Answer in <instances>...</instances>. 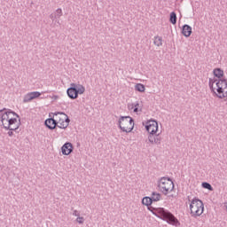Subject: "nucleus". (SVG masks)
Instances as JSON below:
<instances>
[{"instance_id":"1","label":"nucleus","mask_w":227,"mask_h":227,"mask_svg":"<svg viewBox=\"0 0 227 227\" xmlns=\"http://www.w3.org/2000/svg\"><path fill=\"white\" fill-rule=\"evenodd\" d=\"M213 74L215 78H209L208 86L211 93L220 100H227V79L224 77V71L221 68H215Z\"/></svg>"},{"instance_id":"2","label":"nucleus","mask_w":227,"mask_h":227,"mask_svg":"<svg viewBox=\"0 0 227 227\" xmlns=\"http://www.w3.org/2000/svg\"><path fill=\"white\" fill-rule=\"evenodd\" d=\"M1 123L6 130H17L20 127V119L19 115L10 110L0 111Z\"/></svg>"},{"instance_id":"3","label":"nucleus","mask_w":227,"mask_h":227,"mask_svg":"<svg viewBox=\"0 0 227 227\" xmlns=\"http://www.w3.org/2000/svg\"><path fill=\"white\" fill-rule=\"evenodd\" d=\"M153 214L157 217H160V219L166 221L168 224H171L172 226H180V222L178 221V219L175 217L173 214L164 210V208L162 207L153 208Z\"/></svg>"},{"instance_id":"4","label":"nucleus","mask_w":227,"mask_h":227,"mask_svg":"<svg viewBox=\"0 0 227 227\" xmlns=\"http://www.w3.org/2000/svg\"><path fill=\"white\" fill-rule=\"evenodd\" d=\"M189 210L192 217H200L205 212V205L201 200L194 198L189 202Z\"/></svg>"},{"instance_id":"5","label":"nucleus","mask_w":227,"mask_h":227,"mask_svg":"<svg viewBox=\"0 0 227 227\" xmlns=\"http://www.w3.org/2000/svg\"><path fill=\"white\" fill-rule=\"evenodd\" d=\"M158 189L162 194L168 195L173 192L175 189V183L169 177H161L158 181Z\"/></svg>"},{"instance_id":"6","label":"nucleus","mask_w":227,"mask_h":227,"mask_svg":"<svg viewBox=\"0 0 227 227\" xmlns=\"http://www.w3.org/2000/svg\"><path fill=\"white\" fill-rule=\"evenodd\" d=\"M70 86L71 88L67 89V97L72 100H75L79 95H83L84 91H86V88L81 84L71 83Z\"/></svg>"},{"instance_id":"7","label":"nucleus","mask_w":227,"mask_h":227,"mask_svg":"<svg viewBox=\"0 0 227 227\" xmlns=\"http://www.w3.org/2000/svg\"><path fill=\"white\" fill-rule=\"evenodd\" d=\"M119 127L122 132H132L134 130V120L130 116L119 119Z\"/></svg>"},{"instance_id":"8","label":"nucleus","mask_w":227,"mask_h":227,"mask_svg":"<svg viewBox=\"0 0 227 227\" xmlns=\"http://www.w3.org/2000/svg\"><path fill=\"white\" fill-rule=\"evenodd\" d=\"M57 121V127L59 129H67L70 124V119H68V115L64 113L55 114L54 117Z\"/></svg>"},{"instance_id":"9","label":"nucleus","mask_w":227,"mask_h":227,"mask_svg":"<svg viewBox=\"0 0 227 227\" xmlns=\"http://www.w3.org/2000/svg\"><path fill=\"white\" fill-rule=\"evenodd\" d=\"M149 135L159 132V122L155 120H149L143 123Z\"/></svg>"},{"instance_id":"10","label":"nucleus","mask_w":227,"mask_h":227,"mask_svg":"<svg viewBox=\"0 0 227 227\" xmlns=\"http://www.w3.org/2000/svg\"><path fill=\"white\" fill-rule=\"evenodd\" d=\"M73 152L74 145L70 142L64 144L61 147L62 155H70V153H72Z\"/></svg>"},{"instance_id":"11","label":"nucleus","mask_w":227,"mask_h":227,"mask_svg":"<svg viewBox=\"0 0 227 227\" xmlns=\"http://www.w3.org/2000/svg\"><path fill=\"white\" fill-rule=\"evenodd\" d=\"M148 139L152 145H160V137L157 134L149 135Z\"/></svg>"},{"instance_id":"12","label":"nucleus","mask_w":227,"mask_h":227,"mask_svg":"<svg viewBox=\"0 0 227 227\" xmlns=\"http://www.w3.org/2000/svg\"><path fill=\"white\" fill-rule=\"evenodd\" d=\"M182 33L184 36H185L186 38H189V36L192 35V27H191V26L189 25H184L182 28Z\"/></svg>"},{"instance_id":"13","label":"nucleus","mask_w":227,"mask_h":227,"mask_svg":"<svg viewBox=\"0 0 227 227\" xmlns=\"http://www.w3.org/2000/svg\"><path fill=\"white\" fill-rule=\"evenodd\" d=\"M45 125H46V127H48V129H51V130L56 129V126H58V123L56 121V118L47 119L45 121Z\"/></svg>"},{"instance_id":"14","label":"nucleus","mask_w":227,"mask_h":227,"mask_svg":"<svg viewBox=\"0 0 227 227\" xmlns=\"http://www.w3.org/2000/svg\"><path fill=\"white\" fill-rule=\"evenodd\" d=\"M40 95H42V93L38 91H34L27 94L26 96L27 102H30V100H35V98H38Z\"/></svg>"},{"instance_id":"15","label":"nucleus","mask_w":227,"mask_h":227,"mask_svg":"<svg viewBox=\"0 0 227 227\" xmlns=\"http://www.w3.org/2000/svg\"><path fill=\"white\" fill-rule=\"evenodd\" d=\"M135 90L136 91H139V93H145V91L146 90V88L142 83H137L135 85Z\"/></svg>"},{"instance_id":"16","label":"nucleus","mask_w":227,"mask_h":227,"mask_svg":"<svg viewBox=\"0 0 227 227\" xmlns=\"http://www.w3.org/2000/svg\"><path fill=\"white\" fill-rule=\"evenodd\" d=\"M154 45H156L157 47H160L162 46V37L157 35L154 37V41H153Z\"/></svg>"},{"instance_id":"17","label":"nucleus","mask_w":227,"mask_h":227,"mask_svg":"<svg viewBox=\"0 0 227 227\" xmlns=\"http://www.w3.org/2000/svg\"><path fill=\"white\" fill-rule=\"evenodd\" d=\"M153 200H152V198L150 197H145L143 200H142V203L143 205H145V207H150V205H152Z\"/></svg>"},{"instance_id":"18","label":"nucleus","mask_w":227,"mask_h":227,"mask_svg":"<svg viewBox=\"0 0 227 227\" xmlns=\"http://www.w3.org/2000/svg\"><path fill=\"white\" fill-rule=\"evenodd\" d=\"M161 195L160 193L153 192L151 200L153 201H160Z\"/></svg>"},{"instance_id":"19","label":"nucleus","mask_w":227,"mask_h":227,"mask_svg":"<svg viewBox=\"0 0 227 227\" xmlns=\"http://www.w3.org/2000/svg\"><path fill=\"white\" fill-rule=\"evenodd\" d=\"M170 22L171 24H176V12H171L170 13Z\"/></svg>"},{"instance_id":"20","label":"nucleus","mask_w":227,"mask_h":227,"mask_svg":"<svg viewBox=\"0 0 227 227\" xmlns=\"http://www.w3.org/2000/svg\"><path fill=\"white\" fill-rule=\"evenodd\" d=\"M131 109H133V113H139L141 108L139 107V103L133 104Z\"/></svg>"},{"instance_id":"21","label":"nucleus","mask_w":227,"mask_h":227,"mask_svg":"<svg viewBox=\"0 0 227 227\" xmlns=\"http://www.w3.org/2000/svg\"><path fill=\"white\" fill-rule=\"evenodd\" d=\"M202 187L204 189H207L208 191H214V188H212V185L208 183H202Z\"/></svg>"},{"instance_id":"22","label":"nucleus","mask_w":227,"mask_h":227,"mask_svg":"<svg viewBox=\"0 0 227 227\" xmlns=\"http://www.w3.org/2000/svg\"><path fill=\"white\" fill-rule=\"evenodd\" d=\"M55 15L57 17H61V15H63V11L61 9H57L55 12Z\"/></svg>"},{"instance_id":"23","label":"nucleus","mask_w":227,"mask_h":227,"mask_svg":"<svg viewBox=\"0 0 227 227\" xmlns=\"http://www.w3.org/2000/svg\"><path fill=\"white\" fill-rule=\"evenodd\" d=\"M77 223H79V224H82L84 223V217H78L76 218Z\"/></svg>"}]
</instances>
